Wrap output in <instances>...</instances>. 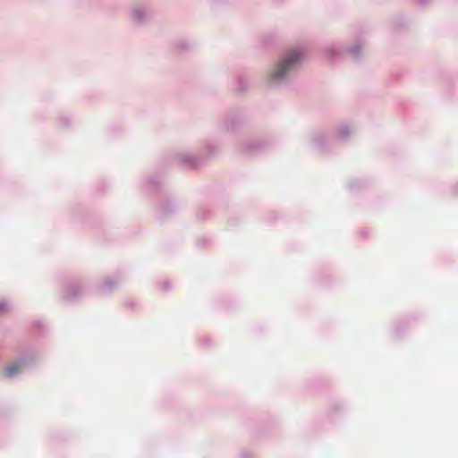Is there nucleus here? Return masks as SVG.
<instances>
[{"mask_svg":"<svg viewBox=\"0 0 458 458\" xmlns=\"http://www.w3.org/2000/svg\"><path fill=\"white\" fill-rule=\"evenodd\" d=\"M301 57V54L299 51H292L289 55L277 65L276 70L272 76V80L276 81L281 79L287 71L293 68L294 65L298 64Z\"/></svg>","mask_w":458,"mask_h":458,"instance_id":"f257e3e1","label":"nucleus"},{"mask_svg":"<svg viewBox=\"0 0 458 458\" xmlns=\"http://www.w3.org/2000/svg\"><path fill=\"white\" fill-rule=\"evenodd\" d=\"M18 369H19L18 367H9L6 369V373L8 376H13L16 371H18Z\"/></svg>","mask_w":458,"mask_h":458,"instance_id":"f03ea898","label":"nucleus"},{"mask_svg":"<svg viewBox=\"0 0 458 458\" xmlns=\"http://www.w3.org/2000/svg\"><path fill=\"white\" fill-rule=\"evenodd\" d=\"M5 309V305L4 303H2L0 305V311L4 310Z\"/></svg>","mask_w":458,"mask_h":458,"instance_id":"7ed1b4c3","label":"nucleus"}]
</instances>
